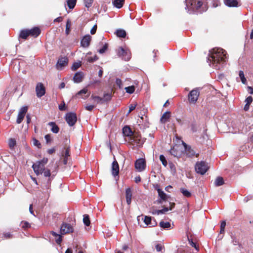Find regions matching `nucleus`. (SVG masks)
<instances>
[{"instance_id":"nucleus-60","label":"nucleus","mask_w":253,"mask_h":253,"mask_svg":"<svg viewBox=\"0 0 253 253\" xmlns=\"http://www.w3.org/2000/svg\"><path fill=\"white\" fill-rule=\"evenodd\" d=\"M96 30H97V25L95 24L94 25L93 27L91 28V30H90V34L91 35H94L95 34L96 32Z\"/></svg>"},{"instance_id":"nucleus-2","label":"nucleus","mask_w":253,"mask_h":253,"mask_svg":"<svg viewBox=\"0 0 253 253\" xmlns=\"http://www.w3.org/2000/svg\"><path fill=\"white\" fill-rule=\"evenodd\" d=\"M47 158H43L42 160L38 161L32 166V168L37 175L42 174L45 169V165L48 162Z\"/></svg>"},{"instance_id":"nucleus-64","label":"nucleus","mask_w":253,"mask_h":253,"mask_svg":"<svg viewBox=\"0 0 253 253\" xmlns=\"http://www.w3.org/2000/svg\"><path fill=\"white\" fill-rule=\"evenodd\" d=\"M59 109L60 110H61V111H63V110H66V108H65V104L64 103V102H63V104H60L59 105Z\"/></svg>"},{"instance_id":"nucleus-23","label":"nucleus","mask_w":253,"mask_h":253,"mask_svg":"<svg viewBox=\"0 0 253 253\" xmlns=\"http://www.w3.org/2000/svg\"><path fill=\"white\" fill-rule=\"evenodd\" d=\"M126 201L128 205H130L131 202L132 192L130 188H128L126 190Z\"/></svg>"},{"instance_id":"nucleus-18","label":"nucleus","mask_w":253,"mask_h":253,"mask_svg":"<svg viewBox=\"0 0 253 253\" xmlns=\"http://www.w3.org/2000/svg\"><path fill=\"white\" fill-rule=\"evenodd\" d=\"M29 33L30 36L37 38L41 34V30L37 27H34L33 28L29 30Z\"/></svg>"},{"instance_id":"nucleus-7","label":"nucleus","mask_w":253,"mask_h":253,"mask_svg":"<svg viewBox=\"0 0 253 253\" xmlns=\"http://www.w3.org/2000/svg\"><path fill=\"white\" fill-rule=\"evenodd\" d=\"M117 53L119 57H121L126 61H128L131 58L130 53L128 51L125 50L122 47H120L118 49Z\"/></svg>"},{"instance_id":"nucleus-37","label":"nucleus","mask_w":253,"mask_h":253,"mask_svg":"<svg viewBox=\"0 0 253 253\" xmlns=\"http://www.w3.org/2000/svg\"><path fill=\"white\" fill-rule=\"evenodd\" d=\"M71 27V22L70 19H68L66 24L65 32L67 35H68L70 32V28Z\"/></svg>"},{"instance_id":"nucleus-45","label":"nucleus","mask_w":253,"mask_h":253,"mask_svg":"<svg viewBox=\"0 0 253 253\" xmlns=\"http://www.w3.org/2000/svg\"><path fill=\"white\" fill-rule=\"evenodd\" d=\"M81 66V62H75L73 63L71 69L73 71L77 70L79 68H80Z\"/></svg>"},{"instance_id":"nucleus-35","label":"nucleus","mask_w":253,"mask_h":253,"mask_svg":"<svg viewBox=\"0 0 253 253\" xmlns=\"http://www.w3.org/2000/svg\"><path fill=\"white\" fill-rule=\"evenodd\" d=\"M42 173H43V175L45 177H48L47 182H48V183H49L50 182V176L51 175L50 170L49 169H44V170H43Z\"/></svg>"},{"instance_id":"nucleus-34","label":"nucleus","mask_w":253,"mask_h":253,"mask_svg":"<svg viewBox=\"0 0 253 253\" xmlns=\"http://www.w3.org/2000/svg\"><path fill=\"white\" fill-rule=\"evenodd\" d=\"M20 225L22 228L25 230L31 227L30 224L26 221H22L20 223Z\"/></svg>"},{"instance_id":"nucleus-6","label":"nucleus","mask_w":253,"mask_h":253,"mask_svg":"<svg viewBox=\"0 0 253 253\" xmlns=\"http://www.w3.org/2000/svg\"><path fill=\"white\" fill-rule=\"evenodd\" d=\"M65 120L69 126H74L77 121V117L75 113H67L65 117Z\"/></svg>"},{"instance_id":"nucleus-43","label":"nucleus","mask_w":253,"mask_h":253,"mask_svg":"<svg viewBox=\"0 0 253 253\" xmlns=\"http://www.w3.org/2000/svg\"><path fill=\"white\" fill-rule=\"evenodd\" d=\"M226 223L225 221H222L221 222L220 228V233L224 234L225 232V228L226 226Z\"/></svg>"},{"instance_id":"nucleus-31","label":"nucleus","mask_w":253,"mask_h":253,"mask_svg":"<svg viewBox=\"0 0 253 253\" xmlns=\"http://www.w3.org/2000/svg\"><path fill=\"white\" fill-rule=\"evenodd\" d=\"M116 34L119 38H125L126 35V32L123 29H118L116 32Z\"/></svg>"},{"instance_id":"nucleus-55","label":"nucleus","mask_w":253,"mask_h":253,"mask_svg":"<svg viewBox=\"0 0 253 253\" xmlns=\"http://www.w3.org/2000/svg\"><path fill=\"white\" fill-rule=\"evenodd\" d=\"M91 97L92 99H93L95 100H96L97 103L99 102L100 101H101L103 100L102 98H101L99 96H94L93 95H92Z\"/></svg>"},{"instance_id":"nucleus-13","label":"nucleus","mask_w":253,"mask_h":253,"mask_svg":"<svg viewBox=\"0 0 253 253\" xmlns=\"http://www.w3.org/2000/svg\"><path fill=\"white\" fill-rule=\"evenodd\" d=\"M36 91L38 97H41L45 94V88L42 83H39L37 84Z\"/></svg>"},{"instance_id":"nucleus-9","label":"nucleus","mask_w":253,"mask_h":253,"mask_svg":"<svg viewBox=\"0 0 253 253\" xmlns=\"http://www.w3.org/2000/svg\"><path fill=\"white\" fill-rule=\"evenodd\" d=\"M146 167V161L144 159H139L135 162V168L138 171L141 172L143 171L145 169Z\"/></svg>"},{"instance_id":"nucleus-5","label":"nucleus","mask_w":253,"mask_h":253,"mask_svg":"<svg viewBox=\"0 0 253 253\" xmlns=\"http://www.w3.org/2000/svg\"><path fill=\"white\" fill-rule=\"evenodd\" d=\"M195 169L197 173L203 175L208 171L209 167L205 162L201 161L196 163Z\"/></svg>"},{"instance_id":"nucleus-39","label":"nucleus","mask_w":253,"mask_h":253,"mask_svg":"<svg viewBox=\"0 0 253 253\" xmlns=\"http://www.w3.org/2000/svg\"><path fill=\"white\" fill-rule=\"evenodd\" d=\"M239 77L241 79V82L243 84H247V80L244 76V73L243 71H240L239 73Z\"/></svg>"},{"instance_id":"nucleus-1","label":"nucleus","mask_w":253,"mask_h":253,"mask_svg":"<svg viewBox=\"0 0 253 253\" xmlns=\"http://www.w3.org/2000/svg\"><path fill=\"white\" fill-rule=\"evenodd\" d=\"M227 58V52L225 50L221 48H215L210 51L208 60L210 62L211 66L216 69H219L226 62Z\"/></svg>"},{"instance_id":"nucleus-20","label":"nucleus","mask_w":253,"mask_h":253,"mask_svg":"<svg viewBox=\"0 0 253 253\" xmlns=\"http://www.w3.org/2000/svg\"><path fill=\"white\" fill-rule=\"evenodd\" d=\"M84 75L83 72H79L76 73L74 77L73 81L76 83H79L82 82Z\"/></svg>"},{"instance_id":"nucleus-4","label":"nucleus","mask_w":253,"mask_h":253,"mask_svg":"<svg viewBox=\"0 0 253 253\" xmlns=\"http://www.w3.org/2000/svg\"><path fill=\"white\" fill-rule=\"evenodd\" d=\"M202 4L201 0H186V7L193 11L198 10Z\"/></svg>"},{"instance_id":"nucleus-30","label":"nucleus","mask_w":253,"mask_h":253,"mask_svg":"<svg viewBox=\"0 0 253 253\" xmlns=\"http://www.w3.org/2000/svg\"><path fill=\"white\" fill-rule=\"evenodd\" d=\"M125 0H114L113 2L114 6L118 8H121L123 7Z\"/></svg>"},{"instance_id":"nucleus-42","label":"nucleus","mask_w":253,"mask_h":253,"mask_svg":"<svg viewBox=\"0 0 253 253\" xmlns=\"http://www.w3.org/2000/svg\"><path fill=\"white\" fill-rule=\"evenodd\" d=\"M16 145V140L13 138H10L8 141V145L10 149H13Z\"/></svg>"},{"instance_id":"nucleus-40","label":"nucleus","mask_w":253,"mask_h":253,"mask_svg":"<svg viewBox=\"0 0 253 253\" xmlns=\"http://www.w3.org/2000/svg\"><path fill=\"white\" fill-rule=\"evenodd\" d=\"M126 92L128 93L131 94L135 91V87L134 85L129 86L125 87Z\"/></svg>"},{"instance_id":"nucleus-36","label":"nucleus","mask_w":253,"mask_h":253,"mask_svg":"<svg viewBox=\"0 0 253 253\" xmlns=\"http://www.w3.org/2000/svg\"><path fill=\"white\" fill-rule=\"evenodd\" d=\"M84 223L87 226H89L90 224V219L88 214H84L83 218Z\"/></svg>"},{"instance_id":"nucleus-58","label":"nucleus","mask_w":253,"mask_h":253,"mask_svg":"<svg viewBox=\"0 0 253 253\" xmlns=\"http://www.w3.org/2000/svg\"><path fill=\"white\" fill-rule=\"evenodd\" d=\"M45 139L46 140V143H49L51 141V136L50 134H48L45 135L44 136Z\"/></svg>"},{"instance_id":"nucleus-56","label":"nucleus","mask_w":253,"mask_h":253,"mask_svg":"<svg viewBox=\"0 0 253 253\" xmlns=\"http://www.w3.org/2000/svg\"><path fill=\"white\" fill-rule=\"evenodd\" d=\"M188 241L189 244L193 247L195 248L197 250H198V247L197 246L196 244L194 243L192 239H188Z\"/></svg>"},{"instance_id":"nucleus-15","label":"nucleus","mask_w":253,"mask_h":253,"mask_svg":"<svg viewBox=\"0 0 253 253\" xmlns=\"http://www.w3.org/2000/svg\"><path fill=\"white\" fill-rule=\"evenodd\" d=\"M92 37L89 35H85L81 41V46L83 47H87L89 46Z\"/></svg>"},{"instance_id":"nucleus-46","label":"nucleus","mask_w":253,"mask_h":253,"mask_svg":"<svg viewBox=\"0 0 253 253\" xmlns=\"http://www.w3.org/2000/svg\"><path fill=\"white\" fill-rule=\"evenodd\" d=\"M186 154L188 157H193L195 156V152L191 148H189L188 149L186 150Z\"/></svg>"},{"instance_id":"nucleus-47","label":"nucleus","mask_w":253,"mask_h":253,"mask_svg":"<svg viewBox=\"0 0 253 253\" xmlns=\"http://www.w3.org/2000/svg\"><path fill=\"white\" fill-rule=\"evenodd\" d=\"M98 59L97 56L96 55H94L93 57H87V61L90 63H92L95 61H96Z\"/></svg>"},{"instance_id":"nucleus-62","label":"nucleus","mask_w":253,"mask_h":253,"mask_svg":"<svg viewBox=\"0 0 253 253\" xmlns=\"http://www.w3.org/2000/svg\"><path fill=\"white\" fill-rule=\"evenodd\" d=\"M136 106V104H131L129 107V110L128 114L130 113L131 112H132L133 110H134L135 109V107Z\"/></svg>"},{"instance_id":"nucleus-61","label":"nucleus","mask_w":253,"mask_h":253,"mask_svg":"<svg viewBox=\"0 0 253 253\" xmlns=\"http://www.w3.org/2000/svg\"><path fill=\"white\" fill-rule=\"evenodd\" d=\"M88 91V89L86 88H84L83 89L81 90L77 93L78 95H81L82 94H86Z\"/></svg>"},{"instance_id":"nucleus-59","label":"nucleus","mask_w":253,"mask_h":253,"mask_svg":"<svg viewBox=\"0 0 253 253\" xmlns=\"http://www.w3.org/2000/svg\"><path fill=\"white\" fill-rule=\"evenodd\" d=\"M253 98L252 96H249L246 99L245 101L247 104H249L250 105L251 104V103L253 102Z\"/></svg>"},{"instance_id":"nucleus-51","label":"nucleus","mask_w":253,"mask_h":253,"mask_svg":"<svg viewBox=\"0 0 253 253\" xmlns=\"http://www.w3.org/2000/svg\"><path fill=\"white\" fill-rule=\"evenodd\" d=\"M231 238L232 239V243L234 246L240 245L239 240L235 237L231 236Z\"/></svg>"},{"instance_id":"nucleus-12","label":"nucleus","mask_w":253,"mask_h":253,"mask_svg":"<svg viewBox=\"0 0 253 253\" xmlns=\"http://www.w3.org/2000/svg\"><path fill=\"white\" fill-rule=\"evenodd\" d=\"M27 111L28 107L27 106H23L20 109L16 120L17 124H19L23 121Z\"/></svg>"},{"instance_id":"nucleus-11","label":"nucleus","mask_w":253,"mask_h":253,"mask_svg":"<svg viewBox=\"0 0 253 253\" xmlns=\"http://www.w3.org/2000/svg\"><path fill=\"white\" fill-rule=\"evenodd\" d=\"M73 227L68 223H63L60 228V233L61 234H66L73 232Z\"/></svg>"},{"instance_id":"nucleus-52","label":"nucleus","mask_w":253,"mask_h":253,"mask_svg":"<svg viewBox=\"0 0 253 253\" xmlns=\"http://www.w3.org/2000/svg\"><path fill=\"white\" fill-rule=\"evenodd\" d=\"M155 247L157 252H161L164 249V246L161 244H157Z\"/></svg>"},{"instance_id":"nucleus-22","label":"nucleus","mask_w":253,"mask_h":253,"mask_svg":"<svg viewBox=\"0 0 253 253\" xmlns=\"http://www.w3.org/2000/svg\"><path fill=\"white\" fill-rule=\"evenodd\" d=\"M224 2L228 7H238L239 6L237 0H224Z\"/></svg>"},{"instance_id":"nucleus-38","label":"nucleus","mask_w":253,"mask_h":253,"mask_svg":"<svg viewBox=\"0 0 253 253\" xmlns=\"http://www.w3.org/2000/svg\"><path fill=\"white\" fill-rule=\"evenodd\" d=\"M160 226L164 229L169 228L170 227V223L169 222H164L162 221L160 223Z\"/></svg>"},{"instance_id":"nucleus-48","label":"nucleus","mask_w":253,"mask_h":253,"mask_svg":"<svg viewBox=\"0 0 253 253\" xmlns=\"http://www.w3.org/2000/svg\"><path fill=\"white\" fill-rule=\"evenodd\" d=\"M160 160L161 161L162 164L165 166L166 167L167 165V161L166 159L165 156L163 155H161L160 156Z\"/></svg>"},{"instance_id":"nucleus-8","label":"nucleus","mask_w":253,"mask_h":253,"mask_svg":"<svg viewBox=\"0 0 253 253\" xmlns=\"http://www.w3.org/2000/svg\"><path fill=\"white\" fill-rule=\"evenodd\" d=\"M171 155L175 157H180L183 154L182 148L179 145L174 146L169 151Z\"/></svg>"},{"instance_id":"nucleus-63","label":"nucleus","mask_w":253,"mask_h":253,"mask_svg":"<svg viewBox=\"0 0 253 253\" xmlns=\"http://www.w3.org/2000/svg\"><path fill=\"white\" fill-rule=\"evenodd\" d=\"M85 110L89 111H91L93 108H94V105H86L85 106Z\"/></svg>"},{"instance_id":"nucleus-28","label":"nucleus","mask_w":253,"mask_h":253,"mask_svg":"<svg viewBox=\"0 0 253 253\" xmlns=\"http://www.w3.org/2000/svg\"><path fill=\"white\" fill-rule=\"evenodd\" d=\"M169 205H170V206H169V208H168L167 207H165L163 209L160 210V211H161L160 212V214H164L166 212L168 211L169 210H172L174 208L175 204L174 203L170 202Z\"/></svg>"},{"instance_id":"nucleus-16","label":"nucleus","mask_w":253,"mask_h":253,"mask_svg":"<svg viewBox=\"0 0 253 253\" xmlns=\"http://www.w3.org/2000/svg\"><path fill=\"white\" fill-rule=\"evenodd\" d=\"M155 189L157 190L159 196L161 198V200H158V203H161V200L163 201H166L169 196H167L163 191H162L161 189L159 188L158 185H157L156 186Z\"/></svg>"},{"instance_id":"nucleus-19","label":"nucleus","mask_w":253,"mask_h":253,"mask_svg":"<svg viewBox=\"0 0 253 253\" xmlns=\"http://www.w3.org/2000/svg\"><path fill=\"white\" fill-rule=\"evenodd\" d=\"M64 148L65 149V153L63 155V157H64L63 163L64 165H66L67 164L68 157H70V147L69 146H65Z\"/></svg>"},{"instance_id":"nucleus-26","label":"nucleus","mask_w":253,"mask_h":253,"mask_svg":"<svg viewBox=\"0 0 253 253\" xmlns=\"http://www.w3.org/2000/svg\"><path fill=\"white\" fill-rule=\"evenodd\" d=\"M50 233L53 236L55 237L56 243L58 245H60L62 241V236L53 231H51Z\"/></svg>"},{"instance_id":"nucleus-54","label":"nucleus","mask_w":253,"mask_h":253,"mask_svg":"<svg viewBox=\"0 0 253 253\" xmlns=\"http://www.w3.org/2000/svg\"><path fill=\"white\" fill-rule=\"evenodd\" d=\"M191 128L192 132H194L197 130V126L195 123H193L191 125Z\"/></svg>"},{"instance_id":"nucleus-3","label":"nucleus","mask_w":253,"mask_h":253,"mask_svg":"<svg viewBox=\"0 0 253 253\" xmlns=\"http://www.w3.org/2000/svg\"><path fill=\"white\" fill-rule=\"evenodd\" d=\"M128 143L134 146L140 147L144 143V140L142 139L139 132L134 133L130 137L127 138Z\"/></svg>"},{"instance_id":"nucleus-24","label":"nucleus","mask_w":253,"mask_h":253,"mask_svg":"<svg viewBox=\"0 0 253 253\" xmlns=\"http://www.w3.org/2000/svg\"><path fill=\"white\" fill-rule=\"evenodd\" d=\"M144 222L147 225H150V226L153 227L156 225V222L154 220V223H152V218L150 216L145 215L144 218Z\"/></svg>"},{"instance_id":"nucleus-25","label":"nucleus","mask_w":253,"mask_h":253,"mask_svg":"<svg viewBox=\"0 0 253 253\" xmlns=\"http://www.w3.org/2000/svg\"><path fill=\"white\" fill-rule=\"evenodd\" d=\"M48 125L51 126V130L52 132L57 133L59 131V127L56 124L55 122H49Z\"/></svg>"},{"instance_id":"nucleus-14","label":"nucleus","mask_w":253,"mask_h":253,"mask_svg":"<svg viewBox=\"0 0 253 253\" xmlns=\"http://www.w3.org/2000/svg\"><path fill=\"white\" fill-rule=\"evenodd\" d=\"M68 63V58L66 57H61L59 58L56 66L58 69H61L62 67H65Z\"/></svg>"},{"instance_id":"nucleus-21","label":"nucleus","mask_w":253,"mask_h":253,"mask_svg":"<svg viewBox=\"0 0 253 253\" xmlns=\"http://www.w3.org/2000/svg\"><path fill=\"white\" fill-rule=\"evenodd\" d=\"M123 133L124 135L128 138L132 136L135 132L131 130L129 126H126L123 128Z\"/></svg>"},{"instance_id":"nucleus-29","label":"nucleus","mask_w":253,"mask_h":253,"mask_svg":"<svg viewBox=\"0 0 253 253\" xmlns=\"http://www.w3.org/2000/svg\"><path fill=\"white\" fill-rule=\"evenodd\" d=\"M29 36L30 35L29 33V30L25 29L21 31L19 34V38L26 40L27 39V37Z\"/></svg>"},{"instance_id":"nucleus-53","label":"nucleus","mask_w":253,"mask_h":253,"mask_svg":"<svg viewBox=\"0 0 253 253\" xmlns=\"http://www.w3.org/2000/svg\"><path fill=\"white\" fill-rule=\"evenodd\" d=\"M112 98L111 94L110 93H105L104 94L103 98L105 101H109L111 100Z\"/></svg>"},{"instance_id":"nucleus-17","label":"nucleus","mask_w":253,"mask_h":253,"mask_svg":"<svg viewBox=\"0 0 253 253\" xmlns=\"http://www.w3.org/2000/svg\"><path fill=\"white\" fill-rule=\"evenodd\" d=\"M119 173V166L117 161L115 160L112 164V173L114 176H117Z\"/></svg>"},{"instance_id":"nucleus-57","label":"nucleus","mask_w":253,"mask_h":253,"mask_svg":"<svg viewBox=\"0 0 253 253\" xmlns=\"http://www.w3.org/2000/svg\"><path fill=\"white\" fill-rule=\"evenodd\" d=\"M116 84L120 88H121L122 87V81L120 79H117L116 81Z\"/></svg>"},{"instance_id":"nucleus-10","label":"nucleus","mask_w":253,"mask_h":253,"mask_svg":"<svg viewBox=\"0 0 253 253\" xmlns=\"http://www.w3.org/2000/svg\"><path fill=\"white\" fill-rule=\"evenodd\" d=\"M200 92L197 89H193L188 94V100L190 103H195L199 96Z\"/></svg>"},{"instance_id":"nucleus-44","label":"nucleus","mask_w":253,"mask_h":253,"mask_svg":"<svg viewBox=\"0 0 253 253\" xmlns=\"http://www.w3.org/2000/svg\"><path fill=\"white\" fill-rule=\"evenodd\" d=\"M108 47V43H105L104 44H103V47L98 50V52L100 54L104 53L107 50Z\"/></svg>"},{"instance_id":"nucleus-33","label":"nucleus","mask_w":253,"mask_h":253,"mask_svg":"<svg viewBox=\"0 0 253 253\" xmlns=\"http://www.w3.org/2000/svg\"><path fill=\"white\" fill-rule=\"evenodd\" d=\"M77 0H67V4L70 9H73L76 4Z\"/></svg>"},{"instance_id":"nucleus-41","label":"nucleus","mask_w":253,"mask_h":253,"mask_svg":"<svg viewBox=\"0 0 253 253\" xmlns=\"http://www.w3.org/2000/svg\"><path fill=\"white\" fill-rule=\"evenodd\" d=\"M180 191L183 194V195L186 197H190L191 196V193L187 189L184 188H181Z\"/></svg>"},{"instance_id":"nucleus-27","label":"nucleus","mask_w":253,"mask_h":253,"mask_svg":"<svg viewBox=\"0 0 253 253\" xmlns=\"http://www.w3.org/2000/svg\"><path fill=\"white\" fill-rule=\"evenodd\" d=\"M170 116V112H165L162 116L161 118V122L162 123H166Z\"/></svg>"},{"instance_id":"nucleus-49","label":"nucleus","mask_w":253,"mask_h":253,"mask_svg":"<svg viewBox=\"0 0 253 253\" xmlns=\"http://www.w3.org/2000/svg\"><path fill=\"white\" fill-rule=\"evenodd\" d=\"M33 144L37 146L38 148H40L41 147V144L40 141L36 139L35 138H33Z\"/></svg>"},{"instance_id":"nucleus-50","label":"nucleus","mask_w":253,"mask_h":253,"mask_svg":"<svg viewBox=\"0 0 253 253\" xmlns=\"http://www.w3.org/2000/svg\"><path fill=\"white\" fill-rule=\"evenodd\" d=\"M93 0H84L85 6L86 7H89L91 6Z\"/></svg>"},{"instance_id":"nucleus-32","label":"nucleus","mask_w":253,"mask_h":253,"mask_svg":"<svg viewBox=\"0 0 253 253\" xmlns=\"http://www.w3.org/2000/svg\"><path fill=\"white\" fill-rule=\"evenodd\" d=\"M224 183L223 178L221 176L217 177L214 181V184L216 186L222 185Z\"/></svg>"}]
</instances>
